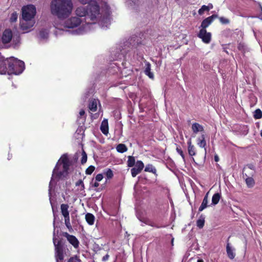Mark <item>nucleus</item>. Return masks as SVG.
<instances>
[{
  "label": "nucleus",
  "instance_id": "obj_54",
  "mask_svg": "<svg viewBox=\"0 0 262 262\" xmlns=\"http://www.w3.org/2000/svg\"><path fill=\"white\" fill-rule=\"evenodd\" d=\"M259 18H260V19H261V20H262V9H261V13L259 14Z\"/></svg>",
  "mask_w": 262,
  "mask_h": 262
},
{
  "label": "nucleus",
  "instance_id": "obj_29",
  "mask_svg": "<svg viewBox=\"0 0 262 262\" xmlns=\"http://www.w3.org/2000/svg\"><path fill=\"white\" fill-rule=\"evenodd\" d=\"M127 166L128 167H133V166L135 165V159L134 157L132 156H129L128 157V160H127Z\"/></svg>",
  "mask_w": 262,
  "mask_h": 262
},
{
  "label": "nucleus",
  "instance_id": "obj_34",
  "mask_svg": "<svg viewBox=\"0 0 262 262\" xmlns=\"http://www.w3.org/2000/svg\"><path fill=\"white\" fill-rule=\"evenodd\" d=\"M254 117L255 119H260L262 117V112L259 109H257L255 111L254 114Z\"/></svg>",
  "mask_w": 262,
  "mask_h": 262
},
{
  "label": "nucleus",
  "instance_id": "obj_52",
  "mask_svg": "<svg viewBox=\"0 0 262 262\" xmlns=\"http://www.w3.org/2000/svg\"><path fill=\"white\" fill-rule=\"evenodd\" d=\"M187 144H188V147H190V146H193L192 144H191V140H189L188 142H187Z\"/></svg>",
  "mask_w": 262,
  "mask_h": 262
},
{
  "label": "nucleus",
  "instance_id": "obj_8",
  "mask_svg": "<svg viewBox=\"0 0 262 262\" xmlns=\"http://www.w3.org/2000/svg\"><path fill=\"white\" fill-rule=\"evenodd\" d=\"M35 24V20L27 19L24 18L20 21V27L24 33H27L31 31V28Z\"/></svg>",
  "mask_w": 262,
  "mask_h": 262
},
{
  "label": "nucleus",
  "instance_id": "obj_28",
  "mask_svg": "<svg viewBox=\"0 0 262 262\" xmlns=\"http://www.w3.org/2000/svg\"><path fill=\"white\" fill-rule=\"evenodd\" d=\"M221 198V195L219 193H216L212 196V204L213 205H216Z\"/></svg>",
  "mask_w": 262,
  "mask_h": 262
},
{
  "label": "nucleus",
  "instance_id": "obj_7",
  "mask_svg": "<svg viewBox=\"0 0 262 262\" xmlns=\"http://www.w3.org/2000/svg\"><path fill=\"white\" fill-rule=\"evenodd\" d=\"M22 17L25 19L34 20V16L36 11L35 7L33 5H29L22 8Z\"/></svg>",
  "mask_w": 262,
  "mask_h": 262
},
{
  "label": "nucleus",
  "instance_id": "obj_48",
  "mask_svg": "<svg viewBox=\"0 0 262 262\" xmlns=\"http://www.w3.org/2000/svg\"><path fill=\"white\" fill-rule=\"evenodd\" d=\"M135 0H126V2L128 3V4H132V3H135Z\"/></svg>",
  "mask_w": 262,
  "mask_h": 262
},
{
  "label": "nucleus",
  "instance_id": "obj_6",
  "mask_svg": "<svg viewBox=\"0 0 262 262\" xmlns=\"http://www.w3.org/2000/svg\"><path fill=\"white\" fill-rule=\"evenodd\" d=\"M53 243L55 246V256L56 262L62 261L64 259V255H66V249L61 244L59 241H56L55 236V232L53 233Z\"/></svg>",
  "mask_w": 262,
  "mask_h": 262
},
{
  "label": "nucleus",
  "instance_id": "obj_1",
  "mask_svg": "<svg viewBox=\"0 0 262 262\" xmlns=\"http://www.w3.org/2000/svg\"><path fill=\"white\" fill-rule=\"evenodd\" d=\"M75 14L79 17H84L85 23H89L90 30L92 25L98 24L102 29H105L111 24L109 15L111 11L107 13L106 9H101L98 4L91 3L86 7L79 6L75 10Z\"/></svg>",
  "mask_w": 262,
  "mask_h": 262
},
{
  "label": "nucleus",
  "instance_id": "obj_50",
  "mask_svg": "<svg viewBox=\"0 0 262 262\" xmlns=\"http://www.w3.org/2000/svg\"><path fill=\"white\" fill-rule=\"evenodd\" d=\"M146 224L149 225L151 226H154V225L149 221H147V222H145Z\"/></svg>",
  "mask_w": 262,
  "mask_h": 262
},
{
  "label": "nucleus",
  "instance_id": "obj_36",
  "mask_svg": "<svg viewBox=\"0 0 262 262\" xmlns=\"http://www.w3.org/2000/svg\"><path fill=\"white\" fill-rule=\"evenodd\" d=\"M78 119H82V121H84L86 118L85 112L83 110H81L79 113Z\"/></svg>",
  "mask_w": 262,
  "mask_h": 262
},
{
  "label": "nucleus",
  "instance_id": "obj_30",
  "mask_svg": "<svg viewBox=\"0 0 262 262\" xmlns=\"http://www.w3.org/2000/svg\"><path fill=\"white\" fill-rule=\"evenodd\" d=\"M144 170L146 172H150L154 173H156V168L151 164L147 165L145 168Z\"/></svg>",
  "mask_w": 262,
  "mask_h": 262
},
{
  "label": "nucleus",
  "instance_id": "obj_43",
  "mask_svg": "<svg viewBox=\"0 0 262 262\" xmlns=\"http://www.w3.org/2000/svg\"><path fill=\"white\" fill-rule=\"evenodd\" d=\"M219 20L220 22L223 24H227L229 23V19L224 17H220Z\"/></svg>",
  "mask_w": 262,
  "mask_h": 262
},
{
  "label": "nucleus",
  "instance_id": "obj_40",
  "mask_svg": "<svg viewBox=\"0 0 262 262\" xmlns=\"http://www.w3.org/2000/svg\"><path fill=\"white\" fill-rule=\"evenodd\" d=\"M78 2H79L82 5H86L93 3V0H77Z\"/></svg>",
  "mask_w": 262,
  "mask_h": 262
},
{
  "label": "nucleus",
  "instance_id": "obj_31",
  "mask_svg": "<svg viewBox=\"0 0 262 262\" xmlns=\"http://www.w3.org/2000/svg\"><path fill=\"white\" fill-rule=\"evenodd\" d=\"M104 173L107 179H112L114 175L113 171L110 168L106 169Z\"/></svg>",
  "mask_w": 262,
  "mask_h": 262
},
{
  "label": "nucleus",
  "instance_id": "obj_33",
  "mask_svg": "<svg viewBox=\"0 0 262 262\" xmlns=\"http://www.w3.org/2000/svg\"><path fill=\"white\" fill-rule=\"evenodd\" d=\"M205 220L204 217H201L198 220L196 225L199 228H202L204 225Z\"/></svg>",
  "mask_w": 262,
  "mask_h": 262
},
{
  "label": "nucleus",
  "instance_id": "obj_42",
  "mask_svg": "<svg viewBox=\"0 0 262 262\" xmlns=\"http://www.w3.org/2000/svg\"><path fill=\"white\" fill-rule=\"evenodd\" d=\"M86 161H87V156H86V153L84 151H83L82 154V158H81V162L82 164H84L85 163H86Z\"/></svg>",
  "mask_w": 262,
  "mask_h": 262
},
{
  "label": "nucleus",
  "instance_id": "obj_12",
  "mask_svg": "<svg viewBox=\"0 0 262 262\" xmlns=\"http://www.w3.org/2000/svg\"><path fill=\"white\" fill-rule=\"evenodd\" d=\"M12 32L10 29H6L2 35V39L4 43L9 42L12 39Z\"/></svg>",
  "mask_w": 262,
  "mask_h": 262
},
{
  "label": "nucleus",
  "instance_id": "obj_19",
  "mask_svg": "<svg viewBox=\"0 0 262 262\" xmlns=\"http://www.w3.org/2000/svg\"><path fill=\"white\" fill-rule=\"evenodd\" d=\"M226 251L228 256L229 258L232 259L235 257V254L234 253V249H233L229 243L227 244L226 246Z\"/></svg>",
  "mask_w": 262,
  "mask_h": 262
},
{
  "label": "nucleus",
  "instance_id": "obj_26",
  "mask_svg": "<svg viewBox=\"0 0 262 262\" xmlns=\"http://www.w3.org/2000/svg\"><path fill=\"white\" fill-rule=\"evenodd\" d=\"M212 8L213 6L211 4L208 6L203 5L201 7V8L199 10L198 13L200 15H202L205 11H208Z\"/></svg>",
  "mask_w": 262,
  "mask_h": 262
},
{
  "label": "nucleus",
  "instance_id": "obj_24",
  "mask_svg": "<svg viewBox=\"0 0 262 262\" xmlns=\"http://www.w3.org/2000/svg\"><path fill=\"white\" fill-rule=\"evenodd\" d=\"M205 137L204 135H202L200 138L197 139L198 145L202 148L205 147L206 145L205 141Z\"/></svg>",
  "mask_w": 262,
  "mask_h": 262
},
{
  "label": "nucleus",
  "instance_id": "obj_45",
  "mask_svg": "<svg viewBox=\"0 0 262 262\" xmlns=\"http://www.w3.org/2000/svg\"><path fill=\"white\" fill-rule=\"evenodd\" d=\"M109 258V255L108 254H106L105 256H104L103 257H102V260L103 261H106Z\"/></svg>",
  "mask_w": 262,
  "mask_h": 262
},
{
  "label": "nucleus",
  "instance_id": "obj_10",
  "mask_svg": "<svg viewBox=\"0 0 262 262\" xmlns=\"http://www.w3.org/2000/svg\"><path fill=\"white\" fill-rule=\"evenodd\" d=\"M144 164L141 161H137L135 167L131 169V173L133 177H135L140 173L144 168Z\"/></svg>",
  "mask_w": 262,
  "mask_h": 262
},
{
  "label": "nucleus",
  "instance_id": "obj_39",
  "mask_svg": "<svg viewBox=\"0 0 262 262\" xmlns=\"http://www.w3.org/2000/svg\"><path fill=\"white\" fill-rule=\"evenodd\" d=\"M68 262H81V260L77 256H75L69 258Z\"/></svg>",
  "mask_w": 262,
  "mask_h": 262
},
{
  "label": "nucleus",
  "instance_id": "obj_53",
  "mask_svg": "<svg viewBox=\"0 0 262 262\" xmlns=\"http://www.w3.org/2000/svg\"><path fill=\"white\" fill-rule=\"evenodd\" d=\"M180 156L182 157V159H183V161H185V156L183 154V152H182V155H180Z\"/></svg>",
  "mask_w": 262,
  "mask_h": 262
},
{
  "label": "nucleus",
  "instance_id": "obj_37",
  "mask_svg": "<svg viewBox=\"0 0 262 262\" xmlns=\"http://www.w3.org/2000/svg\"><path fill=\"white\" fill-rule=\"evenodd\" d=\"M17 14L16 12H13L12 13L10 20L11 22H15L17 20Z\"/></svg>",
  "mask_w": 262,
  "mask_h": 262
},
{
  "label": "nucleus",
  "instance_id": "obj_27",
  "mask_svg": "<svg viewBox=\"0 0 262 262\" xmlns=\"http://www.w3.org/2000/svg\"><path fill=\"white\" fill-rule=\"evenodd\" d=\"M116 150L118 152L123 153L127 151V148L124 144H119L116 147Z\"/></svg>",
  "mask_w": 262,
  "mask_h": 262
},
{
  "label": "nucleus",
  "instance_id": "obj_3",
  "mask_svg": "<svg viewBox=\"0 0 262 262\" xmlns=\"http://www.w3.org/2000/svg\"><path fill=\"white\" fill-rule=\"evenodd\" d=\"M70 165L71 161L68 155H63L57 162L53 171L49 187V194L50 196L51 194L52 190L54 189L56 182L58 180L64 179L68 175Z\"/></svg>",
  "mask_w": 262,
  "mask_h": 262
},
{
  "label": "nucleus",
  "instance_id": "obj_55",
  "mask_svg": "<svg viewBox=\"0 0 262 262\" xmlns=\"http://www.w3.org/2000/svg\"><path fill=\"white\" fill-rule=\"evenodd\" d=\"M197 262H204V261L202 259H199V260H198Z\"/></svg>",
  "mask_w": 262,
  "mask_h": 262
},
{
  "label": "nucleus",
  "instance_id": "obj_17",
  "mask_svg": "<svg viewBox=\"0 0 262 262\" xmlns=\"http://www.w3.org/2000/svg\"><path fill=\"white\" fill-rule=\"evenodd\" d=\"M99 103V101L98 99H93L91 100L89 108L91 112H95L97 111V105Z\"/></svg>",
  "mask_w": 262,
  "mask_h": 262
},
{
  "label": "nucleus",
  "instance_id": "obj_44",
  "mask_svg": "<svg viewBox=\"0 0 262 262\" xmlns=\"http://www.w3.org/2000/svg\"><path fill=\"white\" fill-rule=\"evenodd\" d=\"M103 178V175L101 173H99L96 176L95 180L96 181L100 182L102 180Z\"/></svg>",
  "mask_w": 262,
  "mask_h": 262
},
{
  "label": "nucleus",
  "instance_id": "obj_38",
  "mask_svg": "<svg viewBox=\"0 0 262 262\" xmlns=\"http://www.w3.org/2000/svg\"><path fill=\"white\" fill-rule=\"evenodd\" d=\"M95 170V167L93 166H89L85 170V173L87 174H91Z\"/></svg>",
  "mask_w": 262,
  "mask_h": 262
},
{
  "label": "nucleus",
  "instance_id": "obj_32",
  "mask_svg": "<svg viewBox=\"0 0 262 262\" xmlns=\"http://www.w3.org/2000/svg\"><path fill=\"white\" fill-rule=\"evenodd\" d=\"M246 183L248 187H252L255 183L253 179L251 177H248L246 179Z\"/></svg>",
  "mask_w": 262,
  "mask_h": 262
},
{
  "label": "nucleus",
  "instance_id": "obj_2",
  "mask_svg": "<svg viewBox=\"0 0 262 262\" xmlns=\"http://www.w3.org/2000/svg\"><path fill=\"white\" fill-rule=\"evenodd\" d=\"M64 20H61L60 23L55 24L56 29V35L58 31H62V33H69L72 35H82L90 31L89 23L85 24L82 17L72 16Z\"/></svg>",
  "mask_w": 262,
  "mask_h": 262
},
{
  "label": "nucleus",
  "instance_id": "obj_14",
  "mask_svg": "<svg viewBox=\"0 0 262 262\" xmlns=\"http://www.w3.org/2000/svg\"><path fill=\"white\" fill-rule=\"evenodd\" d=\"M98 4L99 5H101V7L103 8L106 9L107 13H108L110 10L111 9L110 6V0H93V3Z\"/></svg>",
  "mask_w": 262,
  "mask_h": 262
},
{
  "label": "nucleus",
  "instance_id": "obj_22",
  "mask_svg": "<svg viewBox=\"0 0 262 262\" xmlns=\"http://www.w3.org/2000/svg\"><path fill=\"white\" fill-rule=\"evenodd\" d=\"M49 35V31L47 29L41 30L38 34V37L40 39H46L48 38Z\"/></svg>",
  "mask_w": 262,
  "mask_h": 262
},
{
  "label": "nucleus",
  "instance_id": "obj_16",
  "mask_svg": "<svg viewBox=\"0 0 262 262\" xmlns=\"http://www.w3.org/2000/svg\"><path fill=\"white\" fill-rule=\"evenodd\" d=\"M100 130L102 133L105 135H107L108 134V125L107 120L104 119L101 122L100 126Z\"/></svg>",
  "mask_w": 262,
  "mask_h": 262
},
{
  "label": "nucleus",
  "instance_id": "obj_9",
  "mask_svg": "<svg viewBox=\"0 0 262 262\" xmlns=\"http://www.w3.org/2000/svg\"><path fill=\"white\" fill-rule=\"evenodd\" d=\"M198 36L201 38L202 41L205 43H209L211 39V34L208 32L206 29H200Z\"/></svg>",
  "mask_w": 262,
  "mask_h": 262
},
{
  "label": "nucleus",
  "instance_id": "obj_51",
  "mask_svg": "<svg viewBox=\"0 0 262 262\" xmlns=\"http://www.w3.org/2000/svg\"><path fill=\"white\" fill-rule=\"evenodd\" d=\"M214 160H215V161H216V162H218L219 161V157L217 155L215 156Z\"/></svg>",
  "mask_w": 262,
  "mask_h": 262
},
{
  "label": "nucleus",
  "instance_id": "obj_5",
  "mask_svg": "<svg viewBox=\"0 0 262 262\" xmlns=\"http://www.w3.org/2000/svg\"><path fill=\"white\" fill-rule=\"evenodd\" d=\"M25 69V63L13 57L7 59L0 67V74L19 75Z\"/></svg>",
  "mask_w": 262,
  "mask_h": 262
},
{
  "label": "nucleus",
  "instance_id": "obj_21",
  "mask_svg": "<svg viewBox=\"0 0 262 262\" xmlns=\"http://www.w3.org/2000/svg\"><path fill=\"white\" fill-rule=\"evenodd\" d=\"M60 208L61 213L64 217L70 216L69 212L68 211L69 206L67 204H61Z\"/></svg>",
  "mask_w": 262,
  "mask_h": 262
},
{
  "label": "nucleus",
  "instance_id": "obj_47",
  "mask_svg": "<svg viewBox=\"0 0 262 262\" xmlns=\"http://www.w3.org/2000/svg\"><path fill=\"white\" fill-rule=\"evenodd\" d=\"M99 183H98V182L97 181H96L94 183V184H93V186L94 187H97L99 186Z\"/></svg>",
  "mask_w": 262,
  "mask_h": 262
},
{
  "label": "nucleus",
  "instance_id": "obj_15",
  "mask_svg": "<svg viewBox=\"0 0 262 262\" xmlns=\"http://www.w3.org/2000/svg\"><path fill=\"white\" fill-rule=\"evenodd\" d=\"M150 71H151V64L148 62H145L144 73L149 78H150L151 79H154V75L153 73H152Z\"/></svg>",
  "mask_w": 262,
  "mask_h": 262
},
{
  "label": "nucleus",
  "instance_id": "obj_41",
  "mask_svg": "<svg viewBox=\"0 0 262 262\" xmlns=\"http://www.w3.org/2000/svg\"><path fill=\"white\" fill-rule=\"evenodd\" d=\"M64 222L66 226L68 228H71V225L70 221V216L64 217Z\"/></svg>",
  "mask_w": 262,
  "mask_h": 262
},
{
  "label": "nucleus",
  "instance_id": "obj_20",
  "mask_svg": "<svg viewBox=\"0 0 262 262\" xmlns=\"http://www.w3.org/2000/svg\"><path fill=\"white\" fill-rule=\"evenodd\" d=\"M76 186L77 187V191L81 194L84 192V185L82 180H79L76 183Z\"/></svg>",
  "mask_w": 262,
  "mask_h": 262
},
{
  "label": "nucleus",
  "instance_id": "obj_13",
  "mask_svg": "<svg viewBox=\"0 0 262 262\" xmlns=\"http://www.w3.org/2000/svg\"><path fill=\"white\" fill-rule=\"evenodd\" d=\"M64 236L66 237L69 243L72 244L75 248L78 247L79 241L75 236L70 235L68 233H65Z\"/></svg>",
  "mask_w": 262,
  "mask_h": 262
},
{
  "label": "nucleus",
  "instance_id": "obj_49",
  "mask_svg": "<svg viewBox=\"0 0 262 262\" xmlns=\"http://www.w3.org/2000/svg\"><path fill=\"white\" fill-rule=\"evenodd\" d=\"M89 93H90V92H88V93H86L85 94V96H84V99L85 100L87 99V98L88 97V96L90 95H89Z\"/></svg>",
  "mask_w": 262,
  "mask_h": 262
},
{
  "label": "nucleus",
  "instance_id": "obj_46",
  "mask_svg": "<svg viewBox=\"0 0 262 262\" xmlns=\"http://www.w3.org/2000/svg\"><path fill=\"white\" fill-rule=\"evenodd\" d=\"M176 150L179 154H180V155L182 154L183 151L182 150V149L180 148L177 147L176 148Z\"/></svg>",
  "mask_w": 262,
  "mask_h": 262
},
{
  "label": "nucleus",
  "instance_id": "obj_18",
  "mask_svg": "<svg viewBox=\"0 0 262 262\" xmlns=\"http://www.w3.org/2000/svg\"><path fill=\"white\" fill-rule=\"evenodd\" d=\"M192 130L195 134L199 132H202L204 131V127L201 124L198 123H194L192 124Z\"/></svg>",
  "mask_w": 262,
  "mask_h": 262
},
{
  "label": "nucleus",
  "instance_id": "obj_23",
  "mask_svg": "<svg viewBox=\"0 0 262 262\" xmlns=\"http://www.w3.org/2000/svg\"><path fill=\"white\" fill-rule=\"evenodd\" d=\"M208 193H207V194L204 198V199L200 207L199 208V211L200 212L202 211L204 209H205L208 206Z\"/></svg>",
  "mask_w": 262,
  "mask_h": 262
},
{
  "label": "nucleus",
  "instance_id": "obj_11",
  "mask_svg": "<svg viewBox=\"0 0 262 262\" xmlns=\"http://www.w3.org/2000/svg\"><path fill=\"white\" fill-rule=\"evenodd\" d=\"M217 17V15L213 14L204 19L200 27V29H206L213 22L214 19Z\"/></svg>",
  "mask_w": 262,
  "mask_h": 262
},
{
  "label": "nucleus",
  "instance_id": "obj_35",
  "mask_svg": "<svg viewBox=\"0 0 262 262\" xmlns=\"http://www.w3.org/2000/svg\"><path fill=\"white\" fill-rule=\"evenodd\" d=\"M188 151L190 156H193L195 155V150L194 146H190V147H188Z\"/></svg>",
  "mask_w": 262,
  "mask_h": 262
},
{
  "label": "nucleus",
  "instance_id": "obj_25",
  "mask_svg": "<svg viewBox=\"0 0 262 262\" xmlns=\"http://www.w3.org/2000/svg\"><path fill=\"white\" fill-rule=\"evenodd\" d=\"M85 220L89 225H92L94 223L95 216L92 214L88 213L85 215Z\"/></svg>",
  "mask_w": 262,
  "mask_h": 262
},
{
  "label": "nucleus",
  "instance_id": "obj_4",
  "mask_svg": "<svg viewBox=\"0 0 262 262\" xmlns=\"http://www.w3.org/2000/svg\"><path fill=\"white\" fill-rule=\"evenodd\" d=\"M73 10L72 0H52L51 2V13L59 19L67 18L72 14Z\"/></svg>",
  "mask_w": 262,
  "mask_h": 262
}]
</instances>
